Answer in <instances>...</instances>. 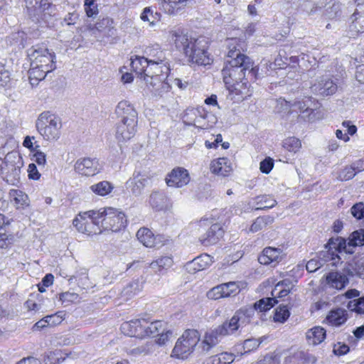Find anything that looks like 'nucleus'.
<instances>
[{
  "instance_id": "obj_37",
  "label": "nucleus",
  "mask_w": 364,
  "mask_h": 364,
  "mask_svg": "<svg viewBox=\"0 0 364 364\" xmlns=\"http://www.w3.org/2000/svg\"><path fill=\"white\" fill-rule=\"evenodd\" d=\"M74 277L76 281H77L78 286L84 289L92 288L95 286L90 282L88 277L87 270L85 269H82L76 272Z\"/></svg>"
},
{
  "instance_id": "obj_3",
  "label": "nucleus",
  "mask_w": 364,
  "mask_h": 364,
  "mask_svg": "<svg viewBox=\"0 0 364 364\" xmlns=\"http://www.w3.org/2000/svg\"><path fill=\"white\" fill-rule=\"evenodd\" d=\"M116 113L122 117L116 128V139L121 144L131 139L136 132L137 112L127 101H121L116 107Z\"/></svg>"
},
{
  "instance_id": "obj_20",
  "label": "nucleus",
  "mask_w": 364,
  "mask_h": 364,
  "mask_svg": "<svg viewBox=\"0 0 364 364\" xmlns=\"http://www.w3.org/2000/svg\"><path fill=\"white\" fill-rule=\"evenodd\" d=\"M211 258L208 255H202L187 263L186 269L189 273L194 274L207 268L211 264Z\"/></svg>"
},
{
  "instance_id": "obj_55",
  "label": "nucleus",
  "mask_w": 364,
  "mask_h": 364,
  "mask_svg": "<svg viewBox=\"0 0 364 364\" xmlns=\"http://www.w3.org/2000/svg\"><path fill=\"white\" fill-rule=\"evenodd\" d=\"M316 6V8H321L323 6H326V1H316V0H314L312 2L311 1H306L304 2L303 5V9L304 11H306L309 14H311L314 12L313 8H311L312 6Z\"/></svg>"
},
{
  "instance_id": "obj_33",
  "label": "nucleus",
  "mask_w": 364,
  "mask_h": 364,
  "mask_svg": "<svg viewBox=\"0 0 364 364\" xmlns=\"http://www.w3.org/2000/svg\"><path fill=\"white\" fill-rule=\"evenodd\" d=\"M345 271L348 276L356 275L359 277L364 278V257L356 260L353 264H349Z\"/></svg>"
},
{
  "instance_id": "obj_54",
  "label": "nucleus",
  "mask_w": 364,
  "mask_h": 364,
  "mask_svg": "<svg viewBox=\"0 0 364 364\" xmlns=\"http://www.w3.org/2000/svg\"><path fill=\"white\" fill-rule=\"evenodd\" d=\"M323 265V260L314 258V259H310L307 262V264L306 265V268L309 272H315L317 269H318Z\"/></svg>"
},
{
  "instance_id": "obj_46",
  "label": "nucleus",
  "mask_w": 364,
  "mask_h": 364,
  "mask_svg": "<svg viewBox=\"0 0 364 364\" xmlns=\"http://www.w3.org/2000/svg\"><path fill=\"white\" fill-rule=\"evenodd\" d=\"M39 145L36 144L35 151L32 156V160L38 166H44L46 164V155L44 152L38 149Z\"/></svg>"
},
{
  "instance_id": "obj_9",
  "label": "nucleus",
  "mask_w": 364,
  "mask_h": 364,
  "mask_svg": "<svg viewBox=\"0 0 364 364\" xmlns=\"http://www.w3.org/2000/svg\"><path fill=\"white\" fill-rule=\"evenodd\" d=\"M159 61L157 60L148 59L144 57L136 55L134 58H131V67L136 74L143 76L146 82H149V78L152 80L154 76L151 74V70H158Z\"/></svg>"
},
{
  "instance_id": "obj_60",
  "label": "nucleus",
  "mask_w": 364,
  "mask_h": 364,
  "mask_svg": "<svg viewBox=\"0 0 364 364\" xmlns=\"http://www.w3.org/2000/svg\"><path fill=\"white\" fill-rule=\"evenodd\" d=\"M259 346V343L256 339H247L245 341L243 348L245 353L250 352L251 350L256 349Z\"/></svg>"
},
{
  "instance_id": "obj_8",
  "label": "nucleus",
  "mask_w": 364,
  "mask_h": 364,
  "mask_svg": "<svg viewBox=\"0 0 364 364\" xmlns=\"http://www.w3.org/2000/svg\"><path fill=\"white\" fill-rule=\"evenodd\" d=\"M102 230L119 232L127 225V218L124 213L115 208L107 207L101 208Z\"/></svg>"
},
{
  "instance_id": "obj_12",
  "label": "nucleus",
  "mask_w": 364,
  "mask_h": 364,
  "mask_svg": "<svg viewBox=\"0 0 364 364\" xmlns=\"http://www.w3.org/2000/svg\"><path fill=\"white\" fill-rule=\"evenodd\" d=\"M75 170L79 174L85 176H93L100 172L99 161L95 158H80L74 165Z\"/></svg>"
},
{
  "instance_id": "obj_1",
  "label": "nucleus",
  "mask_w": 364,
  "mask_h": 364,
  "mask_svg": "<svg viewBox=\"0 0 364 364\" xmlns=\"http://www.w3.org/2000/svg\"><path fill=\"white\" fill-rule=\"evenodd\" d=\"M242 42L237 38L227 40L228 48L227 59L222 70L223 81L229 90L237 94L250 95L247 90L246 73L254 74L251 59L241 53Z\"/></svg>"
},
{
  "instance_id": "obj_40",
  "label": "nucleus",
  "mask_w": 364,
  "mask_h": 364,
  "mask_svg": "<svg viewBox=\"0 0 364 364\" xmlns=\"http://www.w3.org/2000/svg\"><path fill=\"white\" fill-rule=\"evenodd\" d=\"M36 4L33 6H26L29 10L36 11L41 10L42 11H51L52 3L50 0H35Z\"/></svg>"
},
{
  "instance_id": "obj_5",
  "label": "nucleus",
  "mask_w": 364,
  "mask_h": 364,
  "mask_svg": "<svg viewBox=\"0 0 364 364\" xmlns=\"http://www.w3.org/2000/svg\"><path fill=\"white\" fill-rule=\"evenodd\" d=\"M101 208L80 213L73 221L76 229L88 235L100 234L102 232Z\"/></svg>"
},
{
  "instance_id": "obj_63",
  "label": "nucleus",
  "mask_w": 364,
  "mask_h": 364,
  "mask_svg": "<svg viewBox=\"0 0 364 364\" xmlns=\"http://www.w3.org/2000/svg\"><path fill=\"white\" fill-rule=\"evenodd\" d=\"M328 9V16L330 18H336L340 16L341 5L339 3H334Z\"/></svg>"
},
{
  "instance_id": "obj_35",
  "label": "nucleus",
  "mask_w": 364,
  "mask_h": 364,
  "mask_svg": "<svg viewBox=\"0 0 364 364\" xmlns=\"http://www.w3.org/2000/svg\"><path fill=\"white\" fill-rule=\"evenodd\" d=\"M90 188L95 194L105 196L112 191L113 186L109 182L103 181L92 185Z\"/></svg>"
},
{
  "instance_id": "obj_26",
  "label": "nucleus",
  "mask_w": 364,
  "mask_h": 364,
  "mask_svg": "<svg viewBox=\"0 0 364 364\" xmlns=\"http://www.w3.org/2000/svg\"><path fill=\"white\" fill-rule=\"evenodd\" d=\"M227 162L226 158L213 161L210 167L211 172L223 176H227L231 171V167L227 165Z\"/></svg>"
},
{
  "instance_id": "obj_2",
  "label": "nucleus",
  "mask_w": 364,
  "mask_h": 364,
  "mask_svg": "<svg viewBox=\"0 0 364 364\" xmlns=\"http://www.w3.org/2000/svg\"><path fill=\"white\" fill-rule=\"evenodd\" d=\"M169 38L176 49L188 58V62L198 65H207L213 62L208 52V41L205 37L194 38L178 30L171 31Z\"/></svg>"
},
{
  "instance_id": "obj_23",
  "label": "nucleus",
  "mask_w": 364,
  "mask_h": 364,
  "mask_svg": "<svg viewBox=\"0 0 364 364\" xmlns=\"http://www.w3.org/2000/svg\"><path fill=\"white\" fill-rule=\"evenodd\" d=\"M306 337L309 344L318 345L325 339L326 330L321 326L314 327L307 331Z\"/></svg>"
},
{
  "instance_id": "obj_32",
  "label": "nucleus",
  "mask_w": 364,
  "mask_h": 364,
  "mask_svg": "<svg viewBox=\"0 0 364 364\" xmlns=\"http://www.w3.org/2000/svg\"><path fill=\"white\" fill-rule=\"evenodd\" d=\"M49 73V71L44 70L43 68L33 67L31 65V68L28 70V78L31 85L33 87L37 85L38 82L43 80L46 77V75Z\"/></svg>"
},
{
  "instance_id": "obj_34",
  "label": "nucleus",
  "mask_w": 364,
  "mask_h": 364,
  "mask_svg": "<svg viewBox=\"0 0 364 364\" xmlns=\"http://www.w3.org/2000/svg\"><path fill=\"white\" fill-rule=\"evenodd\" d=\"M277 303L275 297H267L262 298L259 299L258 301L255 302L253 306H251L252 308L255 309V312L256 311H259L260 312L267 311L272 309L276 304Z\"/></svg>"
},
{
  "instance_id": "obj_48",
  "label": "nucleus",
  "mask_w": 364,
  "mask_h": 364,
  "mask_svg": "<svg viewBox=\"0 0 364 364\" xmlns=\"http://www.w3.org/2000/svg\"><path fill=\"white\" fill-rule=\"evenodd\" d=\"M222 336H223L219 333L218 328H216L214 330L207 332L204 338L206 339L207 342L209 341L212 346H215L218 343L220 338Z\"/></svg>"
},
{
  "instance_id": "obj_4",
  "label": "nucleus",
  "mask_w": 364,
  "mask_h": 364,
  "mask_svg": "<svg viewBox=\"0 0 364 364\" xmlns=\"http://www.w3.org/2000/svg\"><path fill=\"white\" fill-rule=\"evenodd\" d=\"M36 128L45 141H55L61 135L62 121L56 114L43 112L36 121Z\"/></svg>"
},
{
  "instance_id": "obj_11",
  "label": "nucleus",
  "mask_w": 364,
  "mask_h": 364,
  "mask_svg": "<svg viewBox=\"0 0 364 364\" xmlns=\"http://www.w3.org/2000/svg\"><path fill=\"white\" fill-rule=\"evenodd\" d=\"M190 180L191 177L188 170L183 167L173 168L165 178L167 186L174 188H182L188 184Z\"/></svg>"
},
{
  "instance_id": "obj_45",
  "label": "nucleus",
  "mask_w": 364,
  "mask_h": 364,
  "mask_svg": "<svg viewBox=\"0 0 364 364\" xmlns=\"http://www.w3.org/2000/svg\"><path fill=\"white\" fill-rule=\"evenodd\" d=\"M59 299L65 306L78 301L79 296L77 293L66 291L59 295Z\"/></svg>"
},
{
  "instance_id": "obj_31",
  "label": "nucleus",
  "mask_w": 364,
  "mask_h": 364,
  "mask_svg": "<svg viewBox=\"0 0 364 364\" xmlns=\"http://www.w3.org/2000/svg\"><path fill=\"white\" fill-rule=\"evenodd\" d=\"M143 328L144 331V337L149 336L152 338H155L156 343H158L159 341V338L158 336L159 333V321H154L149 322L146 319L143 318Z\"/></svg>"
},
{
  "instance_id": "obj_62",
  "label": "nucleus",
  "mask_w": 364,
  "mask_h": 364,
  "mask_svg": "<svg viewBox=\"0 0 364 364\" xmlns=\"http://www.w3.org/2000/svg\"><path fill=\"white\" fill-rule=\"evenodd\" d=\"M28 178L33 180H38L41 177L37 167L35 164L32 163L28 167Z\"/></svg>"
},
{
  "instance_id": "obj_43",
  "label": "nucleus",
  "mask_w": 364,
  "mask_h": 364,
  "mask_svg": "<svg viewBox=\"0 0 364 364\" xmlns=\"http://www.w3.org/2000/svg\"><path fill=\"white\" fill-rule=\"evenodd\" d=\"M232 318H231L229 321H225L222 325L218 326L217 328L219 331V333L225 336L227 335L232 334L235 331L239 329L237 325L236 327L232 326Z\"/></svg>"
},
{
  "instance_id": "obj_18",
  "label": "nucleus",
  "mask_w": 364,
  "mask_h": 364,
  "mask_svg": "<svg viewBox=\"0 0 364 364\" xmlns=\"http://www.w3.org/2000/svg\"><path fill=\"white\" fill-rule=\"evenodd\" d=\"M223 233L224 230L220 224H213L208 231L200 237V241L202 244L205 246L214 245L223 237Z\"/></svg>"
},
{
  "instance_id": "obj_25",
  "label": "nucleus",
  "mask_w": 364,
  "mask_h": 364,
  "mask_svg": "<svg viewBox=\"0 0 364 364\" xmlns=\"http://www.w3.org/2000/svg\"><path fill=\"white\" fill-rule=\"evenodd\" d=\"M254 204L252 209L258 210L272 208L277 204V202L271 196L262 195L254 199Z\"/></svg>"
},
{
  "instance_id": "obj_50",
  "label": "nucleus",
  "mask_w": 364,
  "mask_h": 364,
  "mask_svg": "<svg viewBox=\"0 0 364 364\" xmlns=\"http://www.w3.org/2000/svg\"><path fill=\"white\" fill-rule=\"evenodd\" d=\"M177 333L173 331L172 329L167 330L161 333V346L167 345L169 343H171Z\"/></svg>"
},
{
  "instance_id": "obj_51",
  "label": "nucleus",
  "mask_w": 364,
  "mask_h": 364,
  "mask_svg": "<svg viewBox=\"0 0 364 364\" xmlns=\"http://www.w3.org/2000/svg\"><path fill=\"white\" fill-rule=\"evenodd\" d=\"M13 237L8 235L5 228H0V248H6L12 243Z\"/></svg>"
},
{
  "instance_id": "obj_10",
  "label": "nucleus",
  "mask_w": 364,
  "mask_h": 364,
  "mask_svg": "<svg viewBox=\"0 0 364 364\" xmlns=\"http://www.w3.org/2000/svg\"><path fill=\"white\" fill-rule=\"evenodd\" d=\"M153 176L147 172L134 171L132 178L126 183L127 187L130 189L132 194L139 196L145 187L152 183Z\"/></svg>"
},
{
  "instance_id": "obj_24",
  "label": "nucleus",
  "mask_w": 364,
  "mask_h": 364,
  "mask_svg": "<svg viewBox=\"0 0 364 364\" xmlns=\"http://www.w3.org/2000/svg\"><path fill=\"white\" fill-rule=\"evenodd\" d=\"M350 20L349 29L352 35L364 32V11L362 13L357 9L351 16Z\"/></svg>"
},
{
  "instance_id": "obj_15",
  "label": "nucleus",
  "mask_w": 364,
  "mask_h": 364,
  "mask_svg": "<svg viewBox=\"0 0 364 364\" xmlns=\"http://www.w3.org/2000/svg\"><path fill=\"white\" fill-rule=\"evenodd\" d=\"M143 326V318L134 319L124 322L121 325L120 329L124 335L128 336L144 338V331Z\"/></svg>"
},
{
  "instance_id": "obj_6",
  "label": "nucleus",
  "mask_w": 364,
  "mask_h": 364,
  "mask_svg": "<svg viewBox=\"0 0 364 364\" xmlns=\"http://www.w3.org/2000/svg\"><path fill=\"white\" fill-rule=\"evenodd\" d=\"M200 341V334L197 330L188 329L178 339L172 350L171 357L186 359L191 355Z\"/></svg>"
},
{
  "instance_id": "obj_22",
  "label": "nucleus",
  "mask_w": 364,
  "mask_h": 364,
  "mask_svg": "<svg viewBox=\"0 0 364 364\" xmlns=\"http://www.w3.org/2000/svg\"><path fill=\"white\" fill-rule=\"evenodd\" d=\"M216 122V116L204 109V114L201 113L198 116L196 127L207 129L211 128Z\"/></svg>"
},
{
  "instance_id": "obj_49",
  "label": "nucleus",
  "mask_w": 364,
  "mask_h": 364,
  "mask_svg": "<svg viewBox=\"0 0 364 364\" xmlns=\"http://www.w3.org/2000/svg\"><path fill=\"white\" fill-rule=\"evenodd\" d=\"M221 286H225L227 287L226 289H224L225 293H228V294L226 295V297L235 296L240 291L239 284L235 282L221 284Z\"/></svg>"
},
{
  "instance_id": "obj_56",
  "label": "nucleus",
  "mask_w": 364,
  "mask_h": 364,
  "mask_svg": "<svg viewBox=\"0 0 364 364\" xmlns=\"http://www.w3.org/2000/svg\"><path fill=\"white\" fill-rule=\"evenodd\" d=\"M273 166V160L271 158L267 157L260 162L259 169L262 173L267 174L272 171Z\"/></svg>"
},
{
  "instance_id": "obj_17",
  "label": "nucleus",
  "mask_w": 364,
  "mask_h": 364,
  "mask_svg": "<svg viewBox=\"0 0 364 364\" xmlns=\"http://www.w3.org/2000/svg\"><path fill=\"white\" fill-rule=\"evenodd\" d=\"M348 275L345 269L343 272L338 271L329 272L326 277V283L332 288L343 289L349 282Z\"/></svg>"
},
{
  "instance_id": "obj_29",
  "label": "nucleus",
  "mask_w": 364,
  "mask_h": 364,
  "mask_svg": "<svg viewBox=\"0 0 364 364\" xmlns=\"http://www.w3.org/2000/svg\"><path fill=\"white\" fill-rule=\"evenodd\" d=\"M162 74L166 75V79L161 83V92H168L171 90L170 82H172L173 76L171 74L170 64L167 61L161 60V76Z\"/></svg>"
},
{
  "instance_id": "obj_38",
  "label": "nucleus",
  "mask_w": 364,
  "mask_h": 364,
  "mask_svg": "<svg viewBox=\"0 0 364 364\" xmlns=\"http://www.w3.org/2000/svg\"><path fill=\"white\" fill-rule=\"evenodd\" d=\"M347 307L358 314H364V296L350 301Z\"/></svg>"
},
{
  "instance_id": "obj_53",
  "label": "nucleus",
  "mask_w": 364,
  "mask_h": 364,
  "mask_svg": "<svg viewBox=\"0 0 364 364\" xmlns=\"http://www.w3.org/2000/svg\"><path fill=\"white\" fill-rule=\"evenodd\" d=\"M84 6L88 17H93L97 14V5L94 0H85Z\"/></svg>"
},
{
  "instance_id": "obj_19",
  "label": "nucleus",
  "mask_w": 364,
  "mask_h": 364,
  "mask_svg": "<svg viewBox=\"0 0 364 364\" xmlns=\"http://www.w3.org/2000/svg\"><path fill=\"white\" fill-rule=\"evenodd\" d=\"M348 315L346 309L343 308H336L329 311L326 321L331 326H341L348 320Z\"/></svg>"
},
{
  "instance_id": "obj_44",
  "label": "nucleus",
  "mask_w": 364,
  "mask_h": 364,
  "mask_svg": "<svg viewBox=\"0 0 364 364\" xmlns=\"http://www.w3.org/2000/svg\"><path fill=\"white\" fill-rule=\"evenodd\" d=\"M65 314L63 311H58L54 314L46 316L48 326H54L61 323L64 320Z\"/></svg>"
},
{
  "instance_id": "obj_27",
  "label": "nucleus",
  "mask_w": 364,
  "mask_h": 364,
  "mask_svg": "<svg viewBox=\"0 0 364 364\" xmlns=\"http://www.w3.org/2000/svg\"><path fill=\"white\" fill-rule=\"evenodd\" d=\"M136 237L138 240L146 247H152L155 245L156 237L148 228H140L136 232Z\"/></svg>"
},
{
  "instance_id": "obj_41",
  "label": "nucleus",
  "mask_w": 364,
  "mask_h": 364,
  "mask_svg": "<svg viewBox=\"0 0 364 364\" xmlns=\"http://www.w3.org/2000/svg\"><path fill=\"white\" fill-rule=\"evenodd\" d=\"M289 311L286 306H279L275 310L274 320L276 322L284 323L289 317Z\"/></svg>"
},
{
  "instance_id": "obj_39",
  "label": "nucleus",
  "mask_w": 364,
  "mask_h": 364,
  "mask_svg": "<svg viewBox=\"0 0 364 364\" xmlns=\"http://www.w3.org/2000/svg\"><path fill=\"white\" fill-rule=\"evenodd\" d=\"M282 146L286 150L296 153L300 149L301 144L299 139L293 136L284 139Z\"/></svg>"
},
{
  "instance_id": "obj_59",
  "label": "nucleus",
  "mask_w": 364,
  "mask_h": 364,
  "mask_svg": "<svg viewBox=\"0 0 364 364\" xmlns=\"http://www.w3.org/2000/svg\"><path fill=\"white\" fill-rule=\"evenodd\" d=\"M141 19L144 21H149L150 25H154V18L153 16V11L149 7H146L144 9L141 14Z\"/></svg>"
},
{
  "instance_id": "obj_13",
  "label": "nucleus",
  "mask_w": 364,
  "mask_h": 364,
  "mask_svg": "<svg viewBox=\"0 0 364 364\" xmlns=\"http://www.w3.org/2000/svg\"><path fill=\"white\" fill-rule=\"evenodd\" d=\"M337 88V85L327 76L317 78L311 87L313 93L321 96L331 95L336 92Z\"/></svg>"
},
{
  "instance_id": "obj_16",
  "label": "nucleus",
  "mask_w": 364,
  "mask_h": 364,
  "mask_svg": "<svg viewBox=\"0 0 364 364\" xmlns=\"http://www.w3.org/2000/svg\"><path fill=\"white\" fill-rule=\"evenodd\" d=\"M254 315L255 309L252 308L251 306H247L240 309L232 317V326L236 327L237 325L238 328H240V327L247 325L250 322V320Z\"/></svg>"
},
{
  "instance_id": "obj_57",
  "label": "nucleus",
  "mask_w": 364,
  "mask_h": 364,
  "mask_svg": "<svg viewBox=\"0 0 364 364\" xmlns=\"http://www.w3.org/2000/svg\"><path fill=\"white\" fill-rule=\"evenodd\" d=\"M351 242L355 246H361L364 244V230H360L359 231H355L352 234Z\"/></svg>"
},
{
  "instance_id": "obj_61",
  "label": "nucleus",
  "mask_w": 364,
  "mask_h": 364,
  "mask_svg": "<svg viewBox=\"0 0 364 364\" xmlns=\"http://www.w3.org/2000/svg\"><path fill=\"white\" fill-rule=\"evenodd\" d=\"M172 208V202L170 198L167 197H164L161 199V210H164V213L168 212V215L169 218H172L171 215H170L171 209Z\"/></svg>"
},
{
  "instance_id": "obj_30",
  "label": "nucleus",
  "mask_w": 364,
  "mask_h": 364,
  "mask_svg": "<svg viewBox=\"0 0 364 364\" xmlns=\"http://www.w3.org/2000/svg\"><path fill=\"white\" fill-rule=\"evenodd\" d=\"M201 113L204 114V108L203 107L187 108L183 116V123L189 126L196 127L198 116Z\"/></svg>"
},
{
  "instance_id": "obj_21",
  "label": "nucleus",
  "mask_w": 364,
  "mask_h": 364,
  "mask_svg": "<svg viewBox=\"0 0 364 364\" xmlns=\"http://www.w3.org/2000/svg\"><path fill=\"white\" fill-rule=\"evenodd\" d=\"M189 0H161V6L165 14L176 15L183 9Z\"/></svg>"
},
{
  "instance_id": "obj_28",
  "label": "nucleus",
  "mask_w": 364,
  "mask_h": 364,
  "mask_svg": "<svg viewBox=\"0 0 364 364\" xmlns=\"http://www.w3.org/2000/svg\"><path fill=\"white\" fill-rule=\"evenodd\" d=\"M7 173L5 178L7 183L17 186L20 180L21 167L13 164L6 162Z\"/></svg>"
},
{
  "instance_id": "obj_14",
  "label": "nucleus",
  "mask_w": 364,
  "mask_h": 364,
  "mask_svg": "<svg viewBox=\"0 0 364 364\" xmlns=\"http://www.w3.org/2000/svg\"><path fill=\"white\" fill-rule=\"evenodd\" d=\"M282 250L272 247H265L258 257V262L264 265L274 263V266L282 259Z\"/></svg>"
},
{
  "instance_id": "obj_47",
  "label": "nucleus",
  "mask_w": 364,
  "mask_h": 364,
  "mask_svg": "<svg viewBox=\"0 0 364 364\" xmlns=\"http://www.w3.org/2000/svg\"><path fill=\"white\" fill-rule=\"evenodd\" d=\"M355 175L353 168L347 166L338 173L337 178L341 181H346L352 179Z\"/></svg>"
},
{
  "instance_id": "obj_52",
  "label": "nucleus",
  "mask_w": 364,
  "mask_h": 364,
  "mask_svg": "<svg viewBox=\"0 0 364 364\" xmlns=\"http://www.w3.org/2000/svg\"><path fill=\"white\" fill-rule=\"evenodd\" d=\"M351 213L358 220L364 218V203L362 202L355 203L350 209Z\"/></svg>"
},
{
  "instance_id": "obj_64",
  "label": "nucleus",
  "mask_w": 364,
  "mask_h": 364,
  "mask_svg": "<svg viewBox=\"0 0 364 364\" xmlns=\"http://www.w3.org/2000/svg\"><path fill=\"white\" fill-rule=\"evenodd\" d=\"M219 359L221 360L222 364H230L235 360V355L232 353H229L227 352L222 353L218 355Z\"/></svg>"
},
{
  "instance_id": "obj_42",
  "label": "nucleus",
  "mask_w": 364,
  "mask_h": 364,
  "mask_svg": "<svg viewBox=\"0 0 364 364\" xmlns=\"http://www.w3.org/2000/svg\"><path fill=\"white\" fill-rule=\"evenodd\" d=\"M226 289L225 286H221V284L218 285L213 288H212L207 293V296L210 299L217 300L221 298H225L227 293L225 294L224 291V289Z\"/></svg>"
},
{
  "instance_id": "obj_36",
  "label": "nucleus",
  "mask_w": 364,
  "mask_h": 364,
  "mask_svg": "<svg viewBox=\"0 0 364 364\" xmlns=\"http://www.w3.org/2000/svg\"><path fill=\"white\" fill-rule=\"evenodd\" d=\"M273 222L274 218L270 215L258 217L252 224L250 227V231L253 232H258L265 228L267 225L272 224Z\"/></svg>"
},
{
  "instance_id": "obj_58",
  "label": "nucleus",
  "mask_w": 364,
  "mask_h": 364,
  "mask_svg": "<svg viewBox=\"0 0 364 364\" xmlns=\"http://www.w3.org/2000/svg\"><path fill=\"white\" fill-rule=\"evenodd\" d=\"M173 260L171 253H167L166 256H161V269H168L172 267Z\"/></svg>"
},
{
  "instance_id": "obj_7",
  "label": "nucleus",
  "mask_w": 364,
  "mask_h": 364,
  "mask_svg": "<svg viewBox=\"0 0 364 364\" xmlns=\"http://www.w3.org/2000/svg\"><path fill=\"white\" fill-rule=\"evenodd\" d=\"M31 65L52 72L56 68L55 55L43 46H35L28 50Z\"/></svg>"
}]
</instances>
